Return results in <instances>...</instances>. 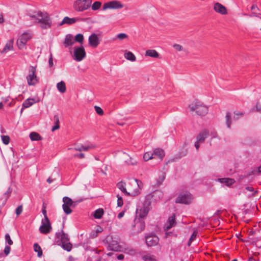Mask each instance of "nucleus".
<instances>
[{"label": "nucleus", "mask_w": 261, "mask_h": 261, "mask_svg": "<svg viewBox=\"0 0 261 261\" xmlns=\"http://www.w3.org/2000/svg\"><path fill=\"white\" fill-rule=\"evenodd\" d=\"M258 170L259 172H261V165L258 168Z\"/></svg>", "instance_id": "69168bd1"}, {"label": "nucleus", "mask_w": 261, "mask_h": 261, "mask_svg": "<svg viewBox=\"0 0 261 261\" xmlns=\"http://www.w3.org/2000/svg\"><path fill=\"white\" fill-rule=\"evenodd\" d=\"M231 116L230 113L229 112H227L226 115V124L228 128L230 127L231 125Z\"/></svg>", "instance_id": "4c0bfd02"}, {"label": "nucleus", "mask_w": 261, "mask_h": 261, "mask_svg": "<svg viewBox=\"0 0 261 261\" xmlns=\"http://www.w3.org/2000/svg\"><path fill=\"white\" fill-rule=\"evenodd\" d=\"M63 204L62 208L64 213L66 215H69L72 213L71 207L73 206L74 202L68 197H64L63 198Z\"/></svg>", "instance_id": "9d476101"}, {"label": "nucleus", "mask_w": 261, "mask_h": 261, "mask_svg": "<svg viewBox=\"0 0 261 261\" xmlns=\"http://www.w3.org/2000/svg\"><path fill=\"white\" fill-rule=\"evenodd\" d=\"M103 212L102 208H98L94 212L93 216L96 219H100L103 215Z\"/></svg>", "instance_id": "2f4dec72"}, {"label": "nucleus", "mask_w": 261, "mask_h": 261, "mask_svg": "<svg viewBox=\"0 0 261 261\" xmlns=\"http://www.w3.org/2000/svg\"><path fill=\"white\" fill-rule=\"evenodd\" d=\"M152 153L153 154V158H158L161 160L163 159L165 154L164 151L160 148H156L153 150Z\"/></svg>", "instance_id": "4be33fe9"}, {"label": "nucleus", "mask_w": 261, "mask_h": 261, "mask_svg": "<svg viewBox=\"0 0 261 261\" xmlns=\"http://www.w3.org/2000/svg\"><path fill=\"white\" fill-rule=\"evenodd\" d=\"M22 210L23 208L22 205H19L17 207L15 211V213L17 216H19L21 214V213L22 212Z\"/></svg>", "instance_id": "c03bdc74"}, {"label": "nucleus", "mask_w": 261, "mask_h": 261, "mask_svg": "<svg viewBox=\"0 0 261 261\" xmlns=\"http://www.w3.org/2000/svg\"><path fill=\"white\" fill-rule=\"evenodd\" d=\"M5 239L9 245H12L13 244V242L11 239L10 236L8 233L5 235Z\"/></svg>", "instance_id": "37998d69"}, {"label": "nucleus", "mask_w": 261, "mask_h": 261, "mask_svg": "<svg viewBox=\"0 0 261 261\" xmlns=\"http://www.w3.org/2000/svg\"><path fill=\"white\" fill-rule=\"evenodd\" d=\"M30 138L32 141H39L41 140L40 135L36 132H32L30 134Z\"/></svg>", "instance_id": "c756f323"}, {"label": "nucleus", "mask_w": 261, "mask_h": 261, "mask_svg": "<svg viewBox=\"0 0 261 261\" xmlns=\"http://www.w3.org/2000/svg\"><path fill=\"white\" fill-rule=\"evenodd\" d=\"M124 7V4L120 1L113 0L103 5L102 10L105 11L107 9H121Z\"/></svg>", "instance_id": "6e6552de"}, {"label": "nucleus", "mask_w": 261, "mask_h": 261, "mask_svg": "<svg viewBox=\"0 0 261 261\" xmlns=\"http://www.w3.org/2000/svg\"><path fill=\"white\" fill-rule=\"evenodd\" d=\"M173 47L177 51H181L185 50V48L179 44H174L173 45Z\"/></svg>", "instance_id": "c9c22d12"}, {"label": "nucleus", "mask_w": 261, "mask_h": 261, "mask_svg": "<svg viewBox=\"0 0 261 261\" xmlns=\"http://www.w3.org/2000/svg\"><path fill=\"white\" fill-rule=\"evenodd\" d=\"M124 215V212H120V213H119L118 214V218L119 219H120V218H121L122 217H123Z\"/></svg>", "instance_id": "864d4df0"}, {"label": "nucleus", "mask_w": 261, "mask_h": 261, "mask_svg": "<svg viewBox=\"0 0 261 261\" xmlns=\"http://www.w3.org/2000/svg\"><path fill=\"white\" fill-rule=\"evenodd\" d=\"M96 147V145L91 143H88L83 144V150L84 151H87L93 149Z\"/></svg>", "instance_id": "c85d7f7f"}, {"label": "nucleus", "mask_w": 261, "mask_h": 261, "mask_svg": "<svg viewBox=\"0 0 261 261\" xmlns=\"http://www.w3.org/2000/svg\"><path fill=\"white\" fill-rule=\"evenodd\" d=\"M188 109L191 113H195L201 116L205 115L208 112V107L198 100L194 101L189 104Z\"/></svg>", "instance_id": "7ed1b4c3"}, {"label": "nucleus", "mask_w": 261, "mask_h": 261, "mask_svg": "<svg viewBox=\"0 0 261 261\" xmlns=\"http://www.w3.org/2000/svg\"><path fill=\"white\" fill-rule=\"evenodd\" d=\"M213 9L216 13L222 15H226L228 13L227 8L218 2L214 3Z\"/></svg>", "instance_id": "4468645a"}, {"label": "nucleus", "mask_w": 261, "mask_h": 261, "mask_svg": "<svg viewBox=\"0 0 261 261\" xmlns=\"http://www.w3.org/2000/svg\"><path fill=\"white\" fill-rule=\"evenodd\" d=\"M117 258L119 260H121V259H123L124 258V255L122 254H119L118 256H117Z\"/></svg>", "instance_id": "4d7b16f0"}, {"label": "nucleus", "mask_w": 261, "mask_h": 261, "mask_svg": "<svg viewBox=\"0 0 261 261\" xmlns=\"http://www.w3.org/2000/svg\"><path fill=\"white\" fill-rule=\"evenodd\" d=\"M175 224V215L173 214L170 216L164 225V230L167 231L173 227Z\"/></svg>", "instance_id": "f3484780"}, {"label": "nucleus", "mask_w": 261, "mask_h": 261, "mask_svg": "<svg viewBox=\"0 0 261 261\" xmlns=\"http://www.w3.org/2000/svg\"><path fill=\"white\" fill-rule=\"evenodd\" d=\"M4 18L2 14H0V23H2L4 22Z\"/></svg>", "instance_id": "052dcab7"}, {"label": "nucleus", "mask_w": 261, "mask_h": 261, "mask_svg": "<svg viewBox=\"0 0 261 261\" xmlns=\"http://www.w3.org/2000/svg\"><path fill=\"white\" fill-rule=\"evenodd\" d=\"M197 232L196 231H194L191 236L190 240H189V245H190V243L192 242L193 240H194L197 236Z\"/></svg>", "instance_id": "a18cd8bd"}, {"label": "nucleus", "mask_w": 261, "mask_h": 261, "mask_svg": "<svg viewBox=\"0 0 261 261\" xmlns=\"http://www.w3.org/2000/svg\"><path fill=\"white\" fill-rule=\"evenodd\" d=\"M51 229V227L48 218L43 219L42 221V225L39 228L40 232L43 234H47L50 231Z\"/></svg>", "instance_id": "ddd939ff"}, {"label": "nucleus", "mask_w": 261, "mask_h": 261, "mask_svg": "<svg viewBox=\"0 0 261 261\" xmlns=\"http://www.w3.org/2000/svg\"><path fill=\"white\" fill-rule=\"evenodd\" d=\"M135 227H137V230L138 232L142 231L145 228V223L142 220H136Z\"/></svg>", "instance_id": "b1692460"}, {"label": "nucleus", "mask_w": 261, "mask_h": 261, "mask_svg": "<svg viewBox=\"0 0 261 261\" xmlns=\"http://www.w3.org/2000/svg\"><path fill=\"white\" fill-rule=\"evenodd\" d=\"M246 189L248 191L253 192V188L251 187H247L246 188Z\"/></svg>", "instance_id": "13d9d810"}, {"label": "nucleus", "mask_w": 261, "mask_h": 261, "mask_svg": "<svg viewBox=\"0 0 261 261\" xmlns=\"http://www.w3.org/2000/svg\"><path fill=\"white\" fill-rule=\"evenodd\" d=\"M102 6V3L99 1H95L93 4L91 3V9L93 11L99 10Z\"/></svg>", "instance_id": "7c9ffc66"}, {"label": "nucleus", "mask_w": 261, "mask_h": 261, "mask_svg": "<svg viewBox=\"0 0 261 261\" xmlns=\"http://www.w3.org/2000/svg\"><path fill=\"white\" fill-rule=\"evenodd\" d=\"M74 39V41L82 44L84 41V36L82 34H78L75 36Z\"/></svg>", "instance_id": "f704fd0d"}, {"label": "nucleus", "mask_w": 261, "mask_h": 261, "mask_svg": "<svg viewBox=\"0 0 261 261\" xmlns=\"http://www.w3.org/2000/svg\"><path fill=\"white\" fill-rule=\"evenodd\" d=\"M92 2V0H75L73 3L72 7L75 11L83 12L91 7Z\"/></svg>", "instance_id": "20e7f679"}, {"label": "nucleus", "mask_w": 261, "mask_h": 261, "mask_svg": "<svg viewBox=\"0 0 261 261\" xmlns=\"http://www.w3.org/2000/svg\"><path fill=\"white\" fill-rule=\"evenodd\" d=\"M59 124H56L54 126H53L51 128V130L53 132L59 129Z\"/></svg>", "instance_id": "3c124183"}, {"label": "nucleus", "mask_w": 261, "mask_h": 261, "mask_svg": "<svg viewBox=\"0 0 261 261\" xmlns=\"http://www.w3.org/2000/svg\"><path fill=\"white\" fill-rule=\"evenodd\" d=\"M74 43L73 36L71 34L67 35L64 41V45L65 47L72 46Z\"/></svg>", "instance_id": "aec40b11"}, {"label": "nucleus", "mask_w": 261, "mask_h": 261, "mask_svg": "<svg viewBox=\"0 0 261 261\" xmlns=\"http://www.w3.org/2000/svg\"><path fill=\"white\" fill-rule=\"evenodd\" d=\"M49 65L50 66L53 65V60L51 56L50 57V58H49Z\"/></svg>", "instance_id": "6e6d98bb"}, {"label": "nucleus", "mask_w": 261, "mask_h": 261, "mask_svg": "<svg viewBox=\"0 0 261 261\" xmlns=\"http://www.w3.org/2000/svg\"><path fill=\"white\" fill-rule=\"evenodd\" d=\"M2 139L3 142L6 144L7 145L10 142V138L8 136H2Z\"/></svg>", "instance_id": "a19ab883"}, {"label": "nucleus", "mask_w": 261, "mask_h": 261, "mask_svg": "<svg viewBox=\"0 0 261 261\" xmlns=\"http://www.w3.org/2000/svg\"><path fill=\"white\" fill-rule=\"evenodd\" d=\"M153 158V154L151 152H146L144 154L143 159L145 161H147Z\"/></svg>", "instance_id": "72a5a7b5"}, {"label": "nucleus", "mask_w": 261, "mask_h": 261, "mask_svg": "<svg viewBox=\"0 0 261 261\" xmlns=\"http://www.w3.org/2000/svg\"><path fill=\"white\" fill-rule=\"evenodd\" d=\"M208 132L207 130H203L202 132H201L197 136V142H203L205 139L208 136Z\"/></svg>", "instance_id": "393cba45"}, {"label": "nucleus", "mask_w": 261, "mask_h": 261, "mask_svg": "<svg viewBox=\"0 0 261 261\" xmlns=\"http://www.w3.org/2000/svg\"><path fill=\"white\" fill-rule=\"evenodd\" d=\"M29 74L27 76L28 84L29 86H34L39 82V79L36 75V68L34 66H30Z\"/></svg>", "instance_id": "0eeeda50"}, {"label": "nucleus", "mask_w": 261, "mask_h": 261, "mask_svg": "<svg viewBox=\"0 0 261 261\" xmlns=\"http://www.w3.org/2000/svg\"><path fill=\"white\" fill-rule=\"evenodd\" d=\"M141 186H142L141 181L135 179L129 180L127 183L121 181L117 184V188L125 195L130 196L138 195Z\"/></svg>", "instance_id": "f257e3e1"}, {"label": "nucleus", "mask_w": 261, "mask_h": 261, "mask_svg": "<svg viewBox=\"0 0 261 261\" xmlns=\"http://www.w3.org/2000/svg\"><path fill=\"white\" fill-rule=\"evenodd\" d=\"M86 57V52L83 46L75 47L73 51L74 59L77 62L81 61Z\"/></svg>", "instance_id": "9b49d317"}, {"label": "nucleus", "mask_w": 261, "mask_h": 261, "mask_svg": "<svg viewBox=\"0 0 261 261\" xmlns=\"http://www.w3.org/2000/svg\"><path fill=\"white\" fill-rule=\"evenodd\" d=\"M74 156L80 159H83L85 157V154L84 153H79L75 154Z\"/></svg>", "instance_id": "8fccbe9b"}, {"label": "nucleus", "mask_w": 261, "mask_h": 261, "mask_svg": "<svg viewBox=\"0 0 261 261\" xmlns=\"http://www.w3.org/2000/svg\"><path fill=\"white\" fill-rule=\"evenodd\" d=\"M258 111H260V112H261V109H259V110H258Z\"/></svg>", "instance_id": "774afa93"}, {"label": "nucleus", "mask_w": 261, "mask_h": 261, "mask_svg": "<svg viewBox=\"0 0 261 261\" xmlns=\"http://www.w3.org/2000/svg\"><path fill=\"white\" fill-rule=\"evenodd\" d=\"M199 142H197H197L195 143V147H196V149H198V148H199Z\"/></svg>", "instance_id": "680f3d73"}, {"label": "nucleus", "mask_w": 261, "mask_h": 261, "mask_svg": "<svg viewBox=\"0 0 261 261\" xmlns=\"http://www.w3.org/2000/svg\"><path fill=\"white\" fill-rule=\"evenodd\" d=\"M124 58L131 62H135L136 60V57L135 55L130 51H126L124 54Z\"/></svg>", "instance_id": "cd10ccee"}, {"label": "nucleus", "mask_w": 261, "mask_h": 261, "mask_svg": "<svg viewBox=\"0 0 261 261\" xmlns=\"http://www.w3.org/2000/svg\"><path fill=\"white\" fill-rule=\"evenodd\" d=\"M57 88L58 90L61 93H64L66 91V85L63 81H61L57 83Z\"/></svg>", "instance_id": "bb28decb"}, {"label": "nucleus", "mask_w": 261, "mask_h": 261, "mask_svg": "<svg viewBox=\"0 0 261 261\" xmlns=\"http://www.w3.org/2000/svg\"><path fill=\"white\" fill-rule=\"evenodd\" d=\"M95 231L97 233L101 232L103 231V229L99 226H97L95 228Z\"/></svg>", "instance_id": "de8ad7c7"}, {"label": "nucleus", "mask_w": 261, "mask_h": 261, "mask_svg": "<svg viewBox=\"0 0 261 261\" xmlns=\"http://www.w3.org/2000/svg\"><path fill=\"white\" fill-rule=\"evenodd\" d=\"M33 37V34L30 32H25L21 34L16 40V45L19 49L24 48L27 43Z\"/></svg>", "instance_id": "39448f33"}, {"label": "nucleus", "mask_w": 261, "mask_h": 261, "mask_svg": "<svg viewBox=\"0 0 261 261\" xmlns=\"http://www.w3.org/2000/svg\"><path fill=\"white\" fill-rule=\"evenodd\" d=\"M11 251V248L9 246H6L4 249V253L6 255H8Z\"/></svg>", "instance_id": "49530a36"}, {"label": "nucleus", "mask_w": 261, "mask_h": 261, "mask_svg": "<svg viewBox=\"0 0 261 261\" xmlns=\"http://www.w3.org/2000/svg\"><path fill=\"white\" fill-rule=\"evenodd\" d=\"M193 200L191 194L187 192L181 193L176 199V202L185 204H190Z\"/></svg>", "instance_id": "1a4fd4ad"}, {"label": "nucleus", "mask_w": 261, "mask_h": 261, "mask_svg": "<svg viewBox=\"0 0 261 261\" xmlns=\"http://www.w3.org/2000/svg\"><path fill=\"white\" fill-rule=\"evenodd\" d=\"M94 109L97 114L100 116L103 115V111L100 107L95 106L94 107Z\"/></svg>", "instance_id": "ea45409f"}, {"label": "nucleus", "mask_w": 261, "mask_h": 261, "mask_svg": "<svg viewBox=\"0 0 261 261\" xmlns=\"http://www.w3.org/2000/svg\"><path fill=\"white\" fill-rule=\"evenodd\" d=\"M28 19L34 23H39L40 27L43 29H47L51 27V19L46 12H39L35 15L29 16Z\"/></svg>", "instance_id": "f03ea898"}, {"label": "nucleus", "mask_w": 261, "mask_h": 261, "mask_svg": "<svg viewBox=\"0 0 261 261\" xmlns=\"http://www.w3.org/2000/svg\"><path fill=\"white\" fill-rule=\"evenodd\" d=\"M80 20L78 18H70L69 17H65L60 23V25H62L65 24H73Z\"/></svg>", "instance_id": "6ab92c4d"}, {"label": "nucleus", "mask_w": 261, "mask_h": 261, "mask_svg": "<svg viewBox=\"0 0 261 261\" xmlns=\"http://www.w3.org/2000/svg\"><path fill=\"white\" fill-rule=\"evenodd\" d=\"M89 44L90 46L96 48L100 43V40L97 35L93 33L91 34L88 38Z\"/></svg>", "instance_id": "dca6fc26"}, {"label": "nucleus", "mask_w": 261, "mask_h": 261, "mask_svg": "<svg viewBox=\"0 0 261 261\" xmlns=\"http://www.w3.org/2000/svg\"><path fill=\"white\" fill-rule=\"evenodd\" d=\"M150 197L147 196L146 200L143 203V205L140 208L137 209V214L141 218H143L147 216L149 210L150 206Z\"/></svg>", "instance_id": "423d86ee"}, {"label": "nucleus", "mask_w": 261, "mask_h": 261, "mask_svg": "<svg viewBox=\"0 0 261 261\" xmlns=\"http://www.w3.org/2000/svg\"><path fill=\"white\" fill-rule=\"evenodd\" d=\"M83 145H81V146H77L74 147V149L75 150L79 151H82L83 150Z\"/></svg>", "instance_id": "09e8293b"}, {"label": "nucleus", "mask_w": 261, "mask_h": 261, "mask_svg": "<svg viewBox=\"0 0 261 261\" xmlns=\"http://www.w3.org/2000/svg\"><path fill=\"white\" fill-rule=\"evenodd\" d=\"M54 120L56 121V124H59V117L58 116H54Z\"/></svg>", "instance_id": "5fc2aeb1"}, {"label": "nucleus", "mask_w": 261, "mask_h": 261, "mask_svg": "<svg viewBox=\"0 0 261 261\" xmlns=\"http://www.w3.org/2000/svg\"><path fill=\"white\" fill-rule=\"evenodd\" d=\"M232 261H238L236 259L232 260Z\"/></svg>", "instance_id": "338daca9"}, {"label": "nucleus", "mask_w": 261, "mask_h": 261, "mask_svg": "<svg viewBox=\"0 0 261 261\" xmlns=\"http://www.w3.org/2000/svg\"><path fill=\"white\" fill-rule=\"evenodd\" d=\"M40 101V99L38 97H36L35 98H29L25 99L22 105V108L21 110V113L22 112L23 110L24 109L30 108L34 104L38 103Z\"/></svg>", "instance_id": "f8f14e48"}, {"label": "nucleus", "mask_w": 261, "mask_h": 261, "mask_svg": "<svg viewBox=\"0 0 261 261\" xmlns=\"http://www.w3.org/2000/svg\"><path fill=\"white\" fill-rule=\"evenodd\" d=\"M128 38V36L125 33H120L116 36V39L119 40H123Z\"/></svg>", "instance_id": "e433bc0d"}, {"label": "nucleus", "mask_w": 261, "mask_h": 261, "mask_svg": "<svg viewBox=\"0 0 261 261\" xmlns=\"http://www.w3.org/2000/svg\"><path fill=\"white\" fill-rule=\"evenodd\" d=\"M4 108V105L2 102H0V109H2Z\"/></svg>", "instance_id": "0e129e2a"}, {"label": "nucleus", "mask_w": 261, "mask_h": 261, "mask_svg": "<svg viewBox=\"0 0 261 261\" xmlns=\"http://www.w3.org/2000/svg\"><path fill=\"white\" fill-rule=\"evenodd\" d=\"M130 161H126L128 164L134 165L135 164V162L132 161V158H130Z\"/></svg>", "instance_id": "bf43d9fd"}, {"label": "nucleus", "mask_w": 261, "mask_h": 261, "mask_svg": "<svg viewBox=\"0 0 261 261\" xmlns=\"http://www.w3.org/2000/svg\"><path fill=\"white\" fill-rule=\"evenodd\" d=\"M117 205H118V206L121 207L123 204V201L122 198L119 195H117Z\"/></svg>", "instance_id": "79ce46f5"}, {"label": "nucleus", "mask_w": 261, "mask_h": 261, "mask_svg": "<svg viewBox=\"0 0 261 261\" xmlns=\"http://www.w3.org/2000/svg\"><path fill=\"white\" fill-rule=\"evenodd\" d=\"M159 242V238L156 236L151 235L147 236L146 238V243L148 246L156 245Z\"/></svg>", "instance_id": "a211bd4d"}, {"label": "nucleus", "mask_w": 261, "mask_h": 261, "mask_svg": "<svg viewBox=\"0 0 261 261\" xmlns=\"http://www.w3.org/2000/svg\"><path fill=\"white\" fill-rule=\"evenodd\" d=\"M14 38H11L7 41L4 48L1 51V54H5L9 51H13L14 50Z\"/></svg>", "instance_id": "2eb2a0df"}, {"label": "nucleus", "mask_w": 261, "mask_h": 261, "mask_svg": "<svg viewBox=\"0 0 261 261\" xmlns=\"http://www.w3.org/2000/svg\"><path fill=\"white\" fill-rule=\"evenodd\" d=\"M142 258L144 261H154L153 256L149 254L143 255Z\"/></svg>", "instance_id": "58836bf2"}, {"label": "nucleus", "mask_w": 261, "mask_h": 261, "mask_svg": "<svg viewBox=\"0 0 261 261\" xmlns=\"http://www.w3.org/2000/svg\"><path fill=\"white\" fill-rule=\"evenodd\" d=\"M42 213L44 216V219H46V218H48L47 215H46V211L45 209V208L42 210Z\"/></svg>", "instance_id": "603ef678"}, {"label": "nucleus", "mask_w": 261, "mask_h": 261, "mask_svg": "<svg viewBox=\"0 0 261 261\" xmlns=\"http://www.w3.org/2000/svg\"><path fill=\"white\" fill-rule=\"evenodd\" d=\"M53 180L51 179L50 177H49L47 179V182H48L49 184H50L51 182H52Z\"/></svg>", "instance_id": "e2e57ef3"}, {"label": "nucleus", "mask_w": 261, "mask_h": 261, "mask_svg": "<svg viewBox=\"0 0 261 261\" xmlns=\"http://www.w3.org/2000/svg\"><path fill=\"white\" fill-rule=\"evenodd\" d=\"M146 57H150L153 58H159L160 55L155 49H147L145 53Z\"/></svg>", "instance_id": "5701e85b"}, {"label": "nucleus", "mask_w": 261, "mask_h": 261, "mask_svg": "<svg viewBox=\"0 0 261 261\" xmlns=\"http://www.w3.org/2000/svg\"><path fill=\"white\" fill-rule=\"evenodd\" d=\"M33 247L34 251L38 253V256L40 257L42 255V251L40 246L37 243H35Z\"/></svg>", "instance_id": "473e14b6"}, {"label": "nucleus", "mask_w": 261, "mask_h": 261, "mask_svg": "<svg viewBox=\"0 0 261 261\" xmlns=\"http://www.w3.org/2000/svg\"><path fill=\"white\" fill-rule=\"evenodd\" d=\"M67 238L64 233H63L61 237V241L62 243V247L63 248L66 250L68 251L71 250L72 248V245L68 242H66Z\"/></svg>", "instance_id": "412c9836"}, {"label": "nucleus", "mask_w": 261, "mask_h": 261, "mask_svg": "<svg viewBox=\"0 0 261 261\" xmlns=\"http://www.w3.org/2000/svg\"><path fill=\"white\" fill-rule=\"evenodd\" d=\"M219 180L222 183L227 186H229L234 183L235 180L232 178H223L219 179Z\"/></svg>", "instance_id": "a878e982"}]
</instances>
